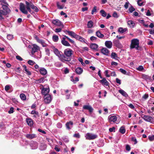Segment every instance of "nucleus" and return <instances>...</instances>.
<instances>
[{
	"mask_svg": "<svg viewBox=\"0 0 154 154\" xmlns=\"http://www.w3.org/2000/svg\"><path fill=\"white\" fill-rule=\"evenodd\" d=\"M143 2L141 0H138L137 1L138 5L140 6H142L143 5Z\"/></svg>",
	"mask_w": 154,
	"mask_h": 154,
	"instance_id": "obj_52",
	"label": "nucleus"
},
{
	"mask_svg": "<svg viewBox=\"0 0 154 154\" xmlns=\"http://www.w3.org/2000/svg\"><path fill=\"white\" fill-rule=\"evenodd\" d=\"M97 39V38L95 37L92 36L90 38V39L91 41H94L96 40Z\"/></svg>",
	"mask_w": 154,
	"mask_h": 154,
	"instance_id": "obj_57",
	"label": "nucleus"
},
{
	"mask_svg": "<svg viewBox=\"0 0 154 154\" xmlns=\"http://www.w3.org/2000/svg\"><path fill=\"white\" fill-rule=\"evenodd\" d=\"M139 41L137 39L134 38L131 41V44L130 45L131 49L135 48L137 50H138L139 47Z\"/></svg>",
	"mask_w": 154,
	"mask_h": 154,
	"instance_id": "obj_3",
	"label": "nucleus"
},
{
	"mask_svg": "<svg viewBox=\"0 0 154 154\" xmlns=\"http://www.w3.org/2000/svg\"><path fill=\"white\" fill-rule=\"evenodd\" d=\"M65 32H67L68 34L71 37L74 38H76V37L78 35L76 34L74 32L72 31H68L66 30Z\"/></svg>",
	"mask_w": 154,
	"mask_h": 154,
	"instance_id": "obj_17",
	"label": "nucleus"
},
{
	"mask_svg": "<svg viewBox=\"0 0 154 154\" xmlns=\"http://www.w3.org/2000/svg\"><path fill=\"white\" fill-rule=\"evenodd\" d=\"M73 137L79 138L80 137V135L79 133L75 134H74Z\"/></svg>",
	"mask_w": 154,
	"mask_h": 154,
	"instance_id": "obj_58",
	"label": "nucleus"
},
{
	"mask_svg": "<svg viewBox=\"0 0 154 154\" xmlns=\"http://www.w3.org/2000/svg\"><path fill=\"white\" fill-rule=\"evenodd\" d=\"M25 3L26 4V8L27 9H29V8H30V3L27 1L25 2Z\"/></svg>",
	"mask_w": 154,
	"mask_h": 154,
	"instance_id": "obj_44",
	"label": "nucleus"
},
{
	"mask_svg": "<svg viewBox=\"0 0 154 154\" xmlns=\"http://www.w3.org/2000/svg\"><path fill=\"white\" fill-rule=\"evenodd\" d=\"M75 71L77 74L80 75L82 73L83 69L82 68L78 67L75 69Z\"/></svg>",
	"mask_w": 154,
	"mask_h": 154,
	"instance_id": "obj_20",
	"label": "nucleus"
},
{
	"mask_svg": "<svg viewBox=\"0 0 154 154\" xmlns=\"http://www.w3.org/2000/svg\"><path fill=\"white\" fill-rule=\"evenodd\" d=\"M102 79L99 81V82L103 85L104 86H109V83L106 80V78H102Z\"/></svg>",
	"mask_w": 154,
	"mask_h": 154,
	"instance_id": "obj_12",
	"label": "nucleus"
},
{
	"mask_svg": "<svg viewBox=\"0 0 154 154\" xmlns=\"http://www.w3.org/2000/svg\"><path fill=\"white\" fill-rule=\"evenodd\" d=\"M7 14L5 13L2 10H0V20L4 19V18L3 17V15H6Z\"/></svg>",
	"mask_w": 154,
	"mask_h": 154,
	"instance_id": "obj_26",
	"label": "nucleus"
},
{
	"mask_svg": "<svg viewBox=\"0 0 154 154\" xmlns=\"http://www.w3.org/2000/svg\"><path fill=\"white\" fill-rule=\"evenodd\" d=\"M49 91L50 89L49 87L48 88H43L42 90L41 93L43 95H44V96L46 95H50L48 94Z\"/></svg>",
	"mask_w": 154,
	"mask_h": 154,
	"instance_id": "obj_10",
	"label": "nucleus"
},
{
	"mask_svg": "<svg viewBox=\"0 0 154 154\" xmlns=\"http://www.w3.org/2000/svg\"><path fill=\"white\" fill-rule=\"evenodd\" d=\"M127 30V28H123L122 27H120L118 29V32L121 33H123Z\"/></svg>",
	"mask_w": 154,
	"mask_h": 154,
	"instance_id": "obj_29",
	"label": "nucleus"
},
{
	"mask_svg": "<svg viewBox=\"0 0 154 154\" xmlns=\"http://www.w3.org/2000/svg\"><path fill=\"white\" fill-rule=\"evenodd\" d=\"M2 5V7L3 10L4 12H5L7 14H9L11 11L10 10L6 5H3L1 4Z\"/></svg>",
	"mask_w": 154,
	"mask_h": 154,
	"instance_id": "obj_9",
	"label": "nucleus"
},
{
	"mask_svg": "<svg viewBox=\"0 0 154 154\" xmlns=\"http://www.w3.org/2000/svg\"><path fill=\"white\" fill-rule=\"evenodd\" d=\"M39 49V48L38 46L34 44L32 46V54H33L35 53Z\"/></svg>",
	"mask_w": 154,
	"mask_h": 154,
	"instance_id": "obj_11",
	"label": "nucleus"
},
{
	"mask_svg": "<svg viewBox=\"0 0 154 154\" xmlns=\"http://www.w3.org/2000/svg\"><path fill=\"white\" fill-rule=\"evenodd\" d=\"M53 40L54 42H57L58 40V37L57 35H54L52 37Z\"/></svg>",
	"mask_w": 154,
	"mask_h": 154,
	"instance_id": "obj_40",
	"label": "nucleus"
},
{
	"mask_svg": "<svg viewBox=\"0 0 154 154\" xmlns=\"http://www.w3.org/2000/svg\"><path fill=\"white\" fill-rule=\"evenodd\" d=\"M96 35L99 38H103L104 35L103 34L101 33V32L98 30L96 32Z\"/></svg>",
	"mask_w": 154,
	"mask_h": 154,
	"instance_id": "obj_28",
	"label": "nucleus"
},
{
	"mask_svg": "<svg viewBox=\"0 0 154 154\" xmlns=\"http://www.w3.org/2000/svg\"><path fill=\"white\" fill-rule=\"evenodd\" d=\"M57 127L59 128H62V124L60 123H58L57 125Z\"/></svg>",
	"mask_w": 154,
	"mask_h": 154,
	"instance_id": "obj_61",
	"label": "nucleus"
},
{
	"mask_svg": "<svg viewBox=\"0 0 154 154\" xmlns=\"http://www.w3.org/2000/svg\"><path fill=\"white\" fill-rule=\"evenodd\" d=\"M63 28H62V27H60V28H56L55 29L54 31L56 32H60L61 31L62 29Z\"/></svg>",
	"mask_w": 154,
	"mask_h": 154,
	"instance_id": "obj_46",
	"label": "nucleus"
},
{
	"mask_svg": "<svg viewBox=\"0 0 154 154\" xmlns=\"http://www.w3.org/2000/svg\"><path fill=\"white\" fill-rule=\"evenodd\" d=\"M119 92L124 96L127 97L128 96V95L127 93L122 90H119Z\"/></svg>",
	"mask_w": 154,
	"mask_h": 154,
	"instance_id": "obj_31",
	"label": "nucleus"
},
{
	"mask_svg": "<svg viewBox=\"0 0 154 154\" xmlns=\"http://www.w3.org/2000/svg\"><path fill=\"white\" fill-rule=\"evenodd\" d=\"M113 43L115 46L118 48H122V46L121 44L118 40H115Z\"/></svg>",
	"mask_w": 154,
	"mask_h": 154,
	"instance_id": "obj_15",
	"label": "nucleus"
},
{
	"mask_svg": "<svg viewBox=\"0 0 154 154\" xmlns=\"http://www.w3.org/2000/svg\"><path fill=\"white\" fill-rule=\"evenodd\" d=\"M54 149L57 152H59L60 151V148L58 147L57 145L55 146L54 148Z\"/></svg>",
	"mask_w": 154,
	"mask_h": 154,
	"instance_id": "obj_64",
	"label": "nucleus"
},
{
	"mask_svg": "<svg viewBox=\"0 0 154 154\" xmlns=\"http://www.w3.org/2000/svg\"><path fill=\"white\" fill-rule=\"evenodd\" d=\"M34 38L37 42L41 44L43 47H45L47 46V45L45 43V42L43 40L40 39L37 35H35Z\"/></svg>",
	"mask_w": 154,
	"mask_h": 154,
	"instance_id": "obj_5",
	"label": "nucleus"
},
{
	"mask_svg": "<svg viewBox=\"0 0 154 154\" xmlns=\"http://www.w3.org/2000/svg\"><path fill=\"white\" fill-rule=\"evenodd\" d=\"M20 9L22 13L25 14H28V11L25 9V6L23 3H20Z\"/></svg>",
	"mask_w": 154,
	"mask_h": 154,
	"instance_id": "obj_7",
	"label": "nucleus"
},
{
	"mask_svg": "<svg viewBox=\"0 0 154 154\" xmlns=\"http://www.w3.org/2000/svg\"><path fill=\"white\" fill-rule=\"evenodd\" d=\"M85 137L86 140H90L95 139L97 137V136L91 133H87L86 134Z\"/></svg>",
	"mask_w": 154,
	"mask_h": 154,
	"instance_id": "obj_4",
	"label": "nucleus"
},
{
	"mask_svg": "<svg viewBox=\"0 0 154 154\" xmlns=\"http://www.w3.org/2000/svg\"><path fill=\"white\" fill-rule=\"evenodd\" d=\"M132 141L134 142V144H136L137 143V141L135 137H132L131 138Z\"/></svg>",
	"mask_w": 154,
	"mask_h": 154,
	"instance_id": "obj_60",
	"label": "nucleus"
},
{
	"mask_svg": "<svg viewBox=\"0 0 154 154\" xmlns=\"http://www.w3.org/2000/svg\"><path fill=\"white\" fill-rule=\"evenodd\" d=\"M148 138L149 140L151 141L153 140H154V135L151 136H149L148 137Z\"/></svg>",
	"mask_w": 154,
	"mask_h": 154,
	"instance_id": "obj_56",
	"label": "nucleus"
},
{
	"mask_svg": "<svg viewBox=\"0 0 154 154\" xmlns=\"http://www.w3.org/2000/svg\"><path fill=\"white\" fill-rule=\"evenodd\" d=\"M108 119L110 122H115L117 120V117L115 116H109L108 117Z\"/></svg>",
	"mask_w": 154,
	"mask_h": 154,
	"instance_id": "obj_16",
	"label": "nucleus"
},
{
	"mask_svg": "<svg viewBox=\"0 0 154 154\" xmlns=\"http://www.w3.org/2000/svg\"><path fill=\"white\" fill-rule=\"evenodd\" d=\"M26 137L28 139H31L35 137L36 135L35 134H27L26 135Z\"/></svg>",
	"mask_w": 154,
	"mask_h": 154,
	"instance_id": "obj_25",
	"label": "nucleus"
},
{
	"mask_svg": "<svg viewBox=\"0 0 154 154\" xmlns=\"http://www.w3.org/2000/svg\"><path fill=\"white\" fill-rule=\"evenodd\" d=\"M14 108L13 107H11L10 110L8 111V112L9 114H11L14 112Z\"/></svg>",
	"mask_w": 154,
	"mask_h": 154,
	"instance_id": "obj_54",
	"label": "nucleus"
},
{
	"mask_svg": "<svg viewBox=\"0 0 154 154\" xmlns=\"http://www.w3.org/2000/svg\"><path fill=\"white\" fill-rule=\"evenodd\" d=\"M62 43L64 45L67 46H70V44L68 43V42L65 40V38L63 37L62 38V40L61 41Z\"/></svg>",
	"mask_w": 154,
	"mask_h": 154,
	"instance_id": "obj_19",
	"label": "nucleus"
},
{
	"mask_svg": "<svg viewBox=\"0 0 154 154\" xmlns=\"http://www.w3.org/2000/svg\"><path fill=\"white\" fill-rule=\"evenodd\" d=\"M125 149L126 150L129 151L131 150V148L129 145L127 144L126 146Z\"/></svg>",
	"mask_w": 154,
	"mask_h": 154,
	"instance_id": "obj_51",
	"label": "nucleus"
},
{
	"mask_svg": "<svg viewBox=\"0 0 154 154\" xmlns=\"http://www.w3.org/2000/svg\"><path fill=\"white\" fill-rule=\"evenodd\" d=\"M97 11V7L96 6H94L93 9L92 11H91V14H93L95 12H96Z\"/></svg>",
	"mask_w": 154,
	"mask_h": 154,
	"instance_id": "obj_53",
	"label": "nucleus"
},
{
	"mask_svg": "<svg viewBox=\"0 0 154 154\" xmlns=\"http://www.w3.org/2000/svg\"><path fill=\"white\" fill-rule=\"evenodd\" d=\"M100 13L101 14V15L103 17H105L106 15V13L103 10H101L100 11Z\"/></svg>",
	"mask_w": 154,
	"mask_h": 154,
	"instance_id": "obj_39",
	"label": "nucleus"
},
{
	"mask_svg": "<svg viewBox=\"0 0 154 154\" xmlns=\"http://www.w3.org/2000/svg\"><path fill=\"white\" fill-rule=\"evenodd\" d=\"M120 71L122 73L124 74H126V71L124 69L122 68H120L119 69Z\"/></svg>",
	"mask_w": 154,
	"mask_h": 154,
	"instance_id": "obj_50",
	"label": "nucleus"
},
{
	"mask_svg": "<svg viewBox=\"0 0 154 154\" xmlns=\"http://www.w3.org/2000/svg\"><path fill=\"white\" fill-rule=\"evenodd\" d=\"M44 102L46 104L49 103L51 101L52 98L50 95H46L44 97Z\"/></svg>",
	"mask_w": 154,
	"mask_h": 154,
	"instance_id": "obj_6",
	"label": "nucleus"
},
{
	"mask_svg": "<svg viewBox=\"0 0 154 154\" xmlns=\"http://www.w3.org/2000/svg\"><path fill=\"white\" fill-rule=\"evenodd\" d=\"M45 51L46 52V54L48 55L49 56L50 54V50H49L48 48H45Z\"/></svg>",
	"mask_w": 154,
	"mask_h": 154,
	"instance_id": "obj_55",
	"label": "nucleus"
},
{
	"mask_svg": "<svg viewBox=\"0 0 154 154\" xmlns=\"http://www.w3.org/2000/svg\"><path fill=\"white\" fill-rule=\"evenodd\" d=\"M128 10L130 13H132L135 10V9L133 6L131 5V6L129 8Z\"/></svg>",
	"mask_w": 154,
	"mask_h": 154,
	"instance_id": "obj_43",
	"label": "nucleus"
},
{
	"mask_svg": "<svg viewBox=\"0 0 154 154\" xmlns=\"http://www.w3.org/2000/svg\"><path fill=\"white\" fill-rule=\"evenodd\" d=\"M119 131L122 134H124L125 131V127L124 126H122L119 129Z\"/></svg>",
	"mask_w": 154,
	"mask_h": 154,
	"instance_id": "obj_35",
	"label": "nucleus"
},
{
	"mask_svg": "<svg viewBox=\"0 0 154 154\" xmlns=\"http://www.w3.org/2000/svg\"><path fill=\"white\" fill-rule=\"evenodd\" d=\"M114 17L117 18L118 17L117 14L116 12H114L112 15Z\"/></svg>",
	"mask_w": 154,
	"mask_h": 154,
	"instance_id": "obj_63",
	"label": "nucleus"
},
{
	"mask_svg": "<svg viewBox=\"0 0 154 154\" xmlns=\"http://www.w3.org/2000/svg\"><path fill=\"white\" fill-rule=\"evenodd\" d=\"M73 125V123L72 121H69V122H67L66 124V126L67 129L68 130H69L71 129V128L70 127V126L72 127Z\"/></svg>",
	"mask_w": 154,
	"mask_h": 154,
	"instance_id": "obj_22",
	"label": "nucleus"
},
{
	"mask_svg": "<svg viewBox=\"0 0 154 154\" xmlns=\"http://www.w3.org/2000/svg\"><path fill=\"white\" fill-rule=\"evenodd\" d=\"M7 38L9 40H11L13 38V36L12 35L9 34L7 35Z\"/></svg>",
	"mask_w": 154,
	"mask_h": 154,
	"instance_id": "obj_48",
	"label": "nucleus"
},
{
	"mask_svg": "<svg viewBox=\"0 0 154 154\" xmlns=\"http://www.w3.org/2000/svg\"><path fill=\"white\" fill-rule=\"evenodd\" d=\"M10 88V86L8 85H7L5 87V89L6 91H8Z\"/></svg>",
	"mask_w": 154,
	"mask_h": 154,
	"instance_id": "obj_49",
	"label": "nucleus"
},
{
	"mask_svg": "<svg viewBox=\"0 0 154 154\" xmlns=\"http://www.w3.org/2000/svg\"><path fill=\"white\" fill-rule=\"evenodd\" d=\"M53 51L54 54L57 56L59 59L62 62L65 63V61H68L69 59L65 57V56L63 54H61L60 51L56 48H54Z\"/></svg>",
	"mask_w": 154,
	"mask_h": 154,
	"instance_id": "obj_1",
	"label": "nucleus"
},
{
	"mask_svg": "<svg viewBox=\"0 0 154 154\" xmlns=\"http://www.w3.org/2000/svg\"><path fill=\"white\" fill-rule=\"evenodd\" d=\"M111 57L114 59H117L118 58L117 54L115 52H112L111 54Z\"/></svg>",
	"mask_w": 154,
	"mask_h": 154,
	"instance_id": "obj_36",
	"label": "nucleus"
},
{
	"mask_svg": "<svg viewBox=\"0 0 154 154\" xmlns=\"http://www.w3.org/2000/svg\"><path fill=\"white\" fill-rule=\"evenodd\" d=\"M145 121L148 122H150L152 119V117L144 115L142 117Z\"/></svg>",
	"mask_w": 154,
	"mask_h": 154,
	"instance_id": "obj_18",
	"label": "nucleus"
},
{
	"mask_svg": "<svg viewBox=\"0 0 154 154\" xmlns=\"http://www.w3.org/2000/svg\"><path fill=\"white\" fill-rule=\"evenodd\" d=\"M73 51L70 48H67L65 49L64 51V55L65 56V57L69 59L68 61H65L69 62L71 60L70 58L73 54Z\"/></svg>",
	"mask_w": 154,
	"mask_h": 154,
	"instance_id": "obj_2",
	"label": "nucleus"
},
{
	"mask_svg": "<svg viewBox=\"0 0 154 154\" xmlns=\"http://www.w3.org/2000/svg\"><path fill=\"white\" fill-rule=\"evenodd\" d=\"M76 39L80 41L81 42H84L85 43V39L84 38H83V37L79 35H77V36L76 37Z\"/></svg>",
	"mask_w": 154,
	"mask_h": 154,
	"instance_id": "obj_34",
	"label": "nucleus"
},
{
	"mask_svg": "<svg viewBox=\"0 0 154 154\" xmlns=\"http://www.w3.org/2000/svg\"><path fill=\"white\" fill-rule=\"evenodd\" d=\"M30 7L31 8L34 10V11L35 12H38V8L36 6L34 5L33 3H31L30 4Z\"/></svg>",
	"mask_w": 154,
	"mask_h": 154,
	"instance_id": "obj_32",
	"label": "nucleus"
},
{
	"mask_svg": "<svg viewBox=\"0 0 154 154\" xmlns=\"http://www.w3.org/2000/svg\"><path fill=\"white\" fill-rule=\"evenodd\" d=\"M57 5L58 8L59 9H62L64 8V5H60L59 2H57Z\"/></svg>",
	"mask_w": 154,
	"mask_h": 154,
	"instance_id": "obj_41",
	"label": "nucleus"
},
{
	"mask_svg": "<svg viewBox=\"0 0 154 154\" xmlns=\"http://www.w3.org/2000/svg\"><path fill=\"white\" fill-rule=\"evenodd\" d=\"M105 46L108 48H110L112 46V43L111 41H106L105 42Z\"/></svg>",
	"mask_w": 154,
	"mask_h": 154,
	"instance_id": "obj_21",
	"label": "nucleus"
},
{
	"mask_svg": "<svg viewBox=\"0 0 154 154\" xmlns=\"http://www.w3.org/2000/svg\"><path fill=\"white\" fill-rule=\"evenodd\" d=\"M20 97L21 99L23 100H26V96L25 94H21L20 95Z\"/></svg>",
	"mask_w": 154,
	"mask_h": 154,
	"instance_id": "obj_38",
	"label": "nucleus"
},
{
	"mask_svg": "<svg viewBox=\"0 0 154 154\" xmlns=\"http://www.w3.org/2000/svg\"><path fill=\"white\" fill-rule=\"evenodd\" d=\"M93 25V22L90 20L88 21V23L87 24V27L88 28H91Z\"/></svg>",
	"mask_w": 154,
	"mask_h": 154,
	"instance_id": "obj_37",
	"label": "nucleus"
},
{
	"mask_svg": "<svg viewBox=\"0 0 154 154\" xmlns=\"http://www.w3.org/2000/svg\"><path fill=\"white\" fill-rule=\"evenodd\" d=\"M44 78H41L38 80H36L35 82L37 84L43 83L44 82Z\"/></svg>",
	"mask_w": 154,
	"mask_h": 154,
	"instance_id": "obj_33",
	"label": "nucleus"
},
{
	"mask_svg": "<svg viewBox=\"0 0 154 154\" xmlns=\"http://www.w3.org/2000/svg\"><path fill=\"white\" fill-rule=\"evenodd\" d=\"M90 47L93 50H97L98 45L96 44L92 43Z\"/></svg>",
	"mask_w": 154,
	"mask_h": 154,
	"instance_id": "obj_24",
	"label": "nucleus"
},
{
	"mask_svg": "<svg viewBox=\"0 0 154 154\" xmlns=\"http://www.w3.org/2000/svg\"><path fill=\"white\" fill-rule=\"evenodd\" d=\"M24 69H25V71L26 72H27V74L28 75H31V72L29 71H28L26 69V66H24Z\"/></svg>",
	"mask_w": 154,
	"mask_h": 154,
	"instance_id": "obj_47",
	"label": "nucleus"
},
{
	"mask_svg": "<svg viewBox=\"0 0 154 154\" xmlns=\"http://www.w3.org/2000/svg\"><path fill=\"white\" fill-rule=\"evenodd\" d=\"M39 72L40 73L43 75H45L47 74V70L44 68H42L39 69Z\"/></svg>",
	"mask_w": 154,
	"mask_h": 154,
	"instance_id": "obj_23",
	"label": "nucleus"
},
{
	"mask_svg": "<svg viewBox=\"0 0 154 154\" xmlns=\"http://www.w3.org/2000/svg\"><path fill=\"white\" fill-rule=\"evenodd\" d=\"M28 63L31 65H33L35 63V62L31 60H29L28 61Z\"/></svg>",
	"mask_w": 154,
	"mask_h": 154,
	"instance_id": "obj_45",
	"label": "nucleus"
},
{
	"mask_svg": "<svg viewBox=\"0 0 154 154\" xmlns=\"http://www.w3.org/2000/svg\"><path fill=\"white\" fill-rule=\"evenodd\" d=\"M129 4V2H126L124 5V7L126 9H127L128 7Z\"/></svg>",
	"mask_w": 154,
	"mask_h": 154,
	"instance_id": "obj_59",
	"label": "nucleus"
},
{
	"mask_svg": "<svg viewBox=\"0 0 154 154\" xmlns=\"http://www.w3.org/2000/svg\"><path fill=\"white\" fill-rule=\"evenodd\" d=\"M127 23L130 27H133L135 25L134 23L132 20L128 21Z\"/></svg>",
	"mask_w": 154,
	"mask_h": 154,
	"instance_id": "obj_30",
	"label": "nucleus"
},
{
	"mask_svg": "<svg viewBox=\"0 0 154 154\" xmlns=\"http://www.w3.org/2000/svg\"><path fill=\"white\" fill-rule=\"evenodd\" d=\"M83 108L84 109L88 110L91 113L92 112L93 110V109L91 106L89 105H84Z\"/></svg>",
	"mask_w": 154,
	"mask_h": 154,
	"instance_id": "obj_13",
	"label": "nucleus"
},
{
	"mask_svg": "<svg viewBox=\"0 0 154 154\" xmlns=\"http://www.w3.org/2000/svg\"><path fill=\"white\" fill-rule=\"evenodd\" d=\"M136 69L140 71H142L144 69V68L142 66H140L136 68Z\"/></svg>",
	"mask_w": 154,
	"mask_h": 154,
	"instance_id": "obj_42",
	"label": "nucleus"
},
{
	"mask_svg": "<svg viewBox=\"0 0 154 154\" xmlns=\"http://www.w3.org/2000/svg\"><path fill=\"white\" fill-rule=\"evenodd\" d=\"M52 23L54 25H55L57 26H59L63 28L64 26L62 23L61 22L58 20L56 19L53 20L52 22Z\"/></svg>",
	"mask_w": 154,
	"mask_h": 154,
	"instance_id": "obj_8",
	"label": "nucleus"
},
{
	"mask_svg": "<svg viewBox=\"0 0 154 154\" xmlns=\"http://www.w3.org/2000/svg\"><path fill=\"white\" fill-rule=\"evenodd\" d=\"M128 106L131 108L132 109H134L135 108L134 106L131 103H130L128 105Z\"/></svg>",
	"mask_w": 154,
	"mask_h": 154,
	"instance_id": "obj_62",
	"label": "nucleus"
},
{
	"mask_svg": "<svg viewBox=\"0 0 154 154\" xmlns=\"http://www.w3.org/2000/svg\"><path fill=\"white\" fill-rule=\"evenodd\" d=\"M101 52L104 55L108 56L109 52V51L106 48H103L101 50Z\"/></svg>",
	"mask_w": 154,
	"mask_h": 154,
	"instance_id": "obj_14",
	"label": "nucleus"
},
{
	"mask_svg": "<svg viewBox=\"0 0 154 154\" xmlns=\"http://www.w3.org/2000/svg\"><path fill=\"white\" fill-rule=\"evenodd\" d=\"M26 121L28 125L30 126H31L33 125V122L32 120L30 119H26Z\"/></svg>",
	"mask_w": 154,
	"mask_h": 154,
	"instance_id": "obj_27",
	"label": "nucleus"
}]
</instances>
